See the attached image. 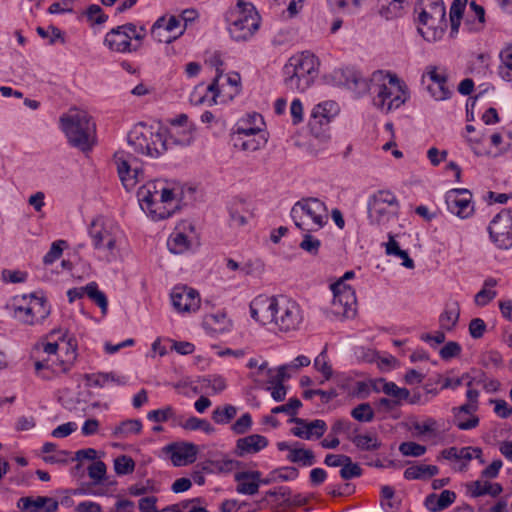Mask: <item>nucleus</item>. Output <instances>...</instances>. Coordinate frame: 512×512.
I'll list each match as a JSON object with an SVG mask.
<instances>
[{
    "label": "nucleus",
    "instance_id": "obj_1",
    "mask_svg": "<svg viewBox=\"0 0 512 512\" xmlns=\"http://www.w3.org/2000/svg\"><path fill=\"white\" fill-rule=\"evenodd\" d=\"M341 75L344 77L343 84L357 94L361 95L368 91L376 93L373 103L378 109L386 113L398 109L408 98L396 76L390 77L388 84H375L374 81L376 77L381 76V72L374 74L371 83L353 69L342 70Z\"/></svg>",
    "mask_w": 512,
    "mask_h": 512
},
{
    "label": "nucleus",
    "instance_id": "obj_2",
    "mask_svg": "<svg viewBox=\"0 0 512 512\" xmlns=\"http://www.w3.org/2000/svg\"><path fill=\"white\" fill-rule=\"evenodd\" d=\"M128 143L136 153L158 158L163 155L170 146H188L192 143L190 133L178 138L175 134L166 132L161 128H154L144 123L136 124L128 134Z\"/></svg>",
    "mask_w": 512,
    "mask_h": 512
},
{
    "label": "nucleus",
    "instance_id": "obj_3",
    "mask_svg": "<svg viewBox=\"0 0 512 512\" xmlns=\"http://www.w3.org/2000/svg\"><path fill=\"white\" fill-rule=\"evenodd\" d=\"M318 58L308 52L293 55L283 67L284 84L291 91L304 92L318 74Z\"/></svg>",
    "mask_w": 512,
    "mask_h": 512
},
{
    "label": "nucleus",
    "instance_id": "obj_4",
    "mask_svg": "<svg viewBox=\"0 0 512 512\" xmlns=\"http://www.w3.org/2000/svg\"><path fill=\"white\" fill-rule=\"evenodd\" d=\"M61 128L65 133L68 143L82 152L92 149L94 143L95 123L91 116L80 110L60 118Z\"/></svg>",
    "mask_w": 512,
    "mask_h": 512
},
{
    "label": "nucleus",
    "instance_id": "obj_5",
    "mask_svg": "<svg viewBox=\"0 0 512 512\" xmlns=\"http://www.w3.org/2000/svg\"><path fill=\"white\" fill-rule=\"evenodd\" d=\"M290 215L300 230H320L328 223L327 206L314 197L297 201L291 208Z\"/></svg>",
    "mask_w": 512,
    "mask_h": 512
},
{
    "label": "nucleus",
    "instance_id": "obj_6",
    "mask_svg": "<svg viewBox=\"0 0 512 512\" xmlns=\"http://www.w3.org/2000/svg\"><path fill=\"white\" fill-rule=\"evenodd\" d=\"M400 203L390 190H378L367 200V219L372 226H383L398 219Z\"/></svg>",
    "mask_w": 512,
    "mask_h": 512
},
{
    "label": "nucleus",
    "instance_id": "obj_7",
    "mask_svg": "<svg viewBox=\"0 0 512 512\" xmlns=\"http://www.w3.org/2000/svg\"><path fill=\"white\" fill-rule=\"evenodd\" d=\"M418 13V23L427 26L428 30L424 31L418 26V32L427 41L435 40L437 28L440 33L443 32V26H446V10L442 0H419L414 8Z\"/></svg>",
    "mask_w": 512,
    "mask_h": 512
},
{
    "label": "nucleus",
    "instance_id": "obj_8",
    "mask_svg": "<svg viewBox=\"0 0 512 512\" xmlns=\"http://www.w3.org/2000/svg\"><path fill=\"white\" fill-rule=\"evenodd\" d=\"M228 31L235 41H246L258 29L257 12L251 3L238 0L237 8L226 14Z\"/></svg>",
    "mask_w": 512,
    "mask_h": 512
},
{
    "label": "nucleus",
    "instance_id": "obj_9",
    "mask_svg": "<svg viewBox=\"0 0 512 512\" xmlns=\"http://www.w3.org/2000/svg\"><path fill=\"white\" fill-rule=\"evenodd\" d=\"M146 36L144 26L139 28L133 23H126L112 28L104 38V44L112 51L118 53H131L137 51Z\"/></svg>",
    "mask_w": 512,
    "mask_h": 512
},
{
    "label": "nucleus",
    "instance_id": "obj_10",
    "mask_svg": "<svg viewBox=\"0 0 512 512\" xmlns=\"http://www.w3.org/2000/svg\"><path fill=\"white\" fill-rule=\"evenodd\" d=\"M339 111V106L335 101L329 100L315 105L308 122L311 134L321 141L329 139V124Z\"/></svg>",
    "mask_w": 512,
    "mask_h": 512
},
{
    "label": "nucleus",
    "instance_id": "obj_11",
    "mask_svg": "<svg viewBox=\"0 0 512 512\" xmlns=\"http://www.w3.org/2000/svg\"><path fill=\"white\" fill-rule=\"evenodd\" d=\"M159 186L161 181H154L141 186L137 191L138 201L142 210L153 220H163L172 216L174 210L158 203Z\"/></svg>",
    "mask_w": 512,
    "mask_h": 512
},
{
    "label": "nucleus",
    "instance_id": "obj_12",
    "mask_svg": "<svg viewBox=\"0 0 512 512\" xmlns=\"http://www.w3.org/2000/svg\"><path fill=\"white\" fill-rule=\"evenodd\" d=\"M276 306L275 326L283 332L297 330L303 321L299 304L286 296H279Z\"/></svg>",
    "mask_w": 512,
    "mask_h": 512
},
{
    "label": "nucleus",
    "instance_id": "obj_13",
    "mask_svg": "<svg viewBox=\"0 0 512 512\" xmlns=\"http://www.w3.org/2000/svg\"><path fill=\"white\" fill-rule=\"evenodd\" d=\"M488 231L492 241L501 249L512 247V209H504L490 222Z\"/></svg>",
    "mask_w": 512,
    "mask_h": 512
},
{
    "label": "nucleus",
    "instance_id": "obj_14",
    "mask_svg": "<svg viewBox=\"0 0 512 512\" xmlns=\"http://www.w3.org/2000/svg\"><path fill=\"white\" fill-rule=\"evenodd\" d=\"M117 231V227L108 226L102 218L94 219L88 228V234L92 239L94 248L97 250L106 248L110 253H113L116 248Z\"/></svg>",
    "mask_w": 512,
    "mask_h": 512
},
{
    "label": "nucleus",
    "instance_id": "obj_15",
    "mask_svg": "<svg viewBox=\"0 0 512 512\" xmlns=\"http://www.w3.org/2000/svg\"><path fill=\"white\" fill-rule=\"evenodd\" d=\"M471 199V192L465 188L451 189L445 196L448 210L461 219H466L473 214L474 206Z\"/></svg>",
    "mask_w": 512,
    "mask_h": 512
},
{
    "label": "nucleus",
    "instance_id": "obj_16",
    "mask_svg": "<svg viewBox=\"0 0 512 512\" xmlns=\"http://www.w3.org/2000/svg\"><path fill=\"white\" fill-rule=\"evenodd\" d=\"M131 160H135V158L124 151H117L114 154V163L119 178L127 191L134 188L139 181V175L142 174V171L137 166H132Z\"/></svg>",
    "mask_w": 512,
    "mask_h": 512
},
{
    "label": "nucleus",
    "instance_id": "obj_17",
    "mask_svg": "<svg viewBox=\"0 0 512 512\" xmlns=\"http://www.w3.org/2000/svg\"><path fill=\"white\" fill-rule=\"evenodd\" d=\"M173 308L179 312H194L200 307L199 293L186 285L175 286L170 294Z\"/></svg>",
    "mask_w": 512,
    "mask_h": 512
},
{
    "label": "nucleus",
    "instance_id": "obj_18",
    "mask_svg": "<svg viewBox=\"0 0 512 512\" xmlns=\"http://www.w3.org/2000/svg\"><path fill=\"white\" fill-rule=\"evenodd\" d=\"M279 297L258 296L250 303V315L257 322L262 325H267L275 322L276 317V304H278Z\"/></svg>",
    "mask_w": 512,
    "mask_h": 512
},
{
    "label": "nucleus",
    "instance_id": "obj_19",
    "mask_svg": "<svg viewBox=\"0 0 512 512\" xmlns=\"http://www.w3.org/2000/svg\"><path fill=\"white\" fill-rule=\"evenodd\" d=\"M288 422L296 424V427L291 429V433L305 440H310L313 437L319 439L327 430V424L322 419H315L308 422L303 418L293 417Z\"/></svg>",
    "mask_w": 512,
    "mask_h": 512
},
{
    "label": "nucleus",
    "instance_id": "obj_20",
    "mask_svg": "<svg viewBox=\"0 0 512 512\" xmlns=\"http://www.w3.org/2000/svg\"><path fill=\"white\" fill-rule=\"evenodd\" d=\"M87 295L96 305H98L103 313H106L108 308V300L106 295L98 289L96 282H90L84 287H75L67 291V297L70 303L81 299Z\"/></svg>",
    "mask_w": 512,
    "mask_h": 512
},
{
    "label": "nucleus",
    "instance_id": "obj_21",
    "mask_svg": "<svg viewBox=\"0 0 512 512\" xmlns=\"http://www.w3.org/2000/svg\"><path fill=\"white\" fill-rule=\"evenodd\" d=\"M17 507L26 512H56L59 503L55 498L48 496H26L17 501Z\"/></svg>",
    "mask_w": 512,
    "mask_h": 512
},
{
    "label": "nucleus",
    "instance_id": "obj_22",
    "mask_svg": "<svg viewBox=\"0 0 512 512\" xmlns=\"http://www.w3.org/2000/svg\"><path fill=\"white\" fill-rule=\"evenodd\" d=\"M174 466L193 463L196 460L197 446L193 443L170 444L166 448Z\"/></svg>",
    "mask_w": 512,
    "mask_h": 512
},
{
    "label": "nucleus",
    "instance_id": "obj_23",
    "mask_svg": "<svg viewBox=\"0 0 512 512\" xmlns=\"http://www.w3.org/2000/svg\"><path fill=\"white\" fill-rule=\"evenodd\" d=\"M268 439L259 434H252L239 438L236 441L235 454L243 457L247 454H255L268 446Z\"/></svg>",
    "mask_w": 512,
    "mask_h": 512
},
{
    "label": "nucleus",
    "instance_id": "obj_24",
    "mask_svg": "<svg viewBox=\"0 0 512 512\" xmlns=\"http://www.w3.org/2000/svg\"><path fill=\"white\" fill-rule=\"evenodd\" d=\"M179 30H185L181 27V20L176 16H170L168 19L162 16L156 20L151 28V36L159 43H170V38H161V31L169 32L170 35L175 34Z\"/></svg>",
    "mask_w": 512,
    "mask_h": 512
},
{
    "label": "nucleus",
    "instance_id": "obj_25",
    "mask_svg": "<svg viewBox=\"0 0 512 512\" xmlns=\"http://www.w3.org/2000/svg\"><path fill=\"white\" fill-rule=\"evenodd\" d=\"M260 476L261 472L257 470L235 473L234 480L238 482V485L236 486L237 493L243 495L256 494L260 487V482H257Z\"/></svg>",
    "mask_w": 512,
    "mask_h": 512
},
{
    "label": "nucleus",
    "instance_id": "obj_26",
    "mask_svg": "<svg viewBox=\"0 0 512 512\" xmlns=\"http://www.w3.org/2000/svg\"><path fill=\"white\" fill-rule=\"evenodd\" d=\"M479 408V405L467 402L459 407H454L452 409V413L454 415L455 425L460 430H471L478 426L479 417L476 415H472L471 418L467 420V422H463V414H473Z\"/></svg>",
    "mask_w": 512,
    "mask_h": 512
},
{
    "label": "nucleus",
    "instance_id": "obj_27",
    "mask_svg": "<svg viewBox=\"0 0 512 512\" xmlns=\"http://www.w3.org/2000/svg\"><path fill=\"white\" fill-rule=\"evenodd\" d=\"M233 145L243 151H256L263 148L268 139L267 133H260L252 137L232 136Z\"/></svg>",
    "mask_w": 512,
    "mask_h": 512
},
{
    "label": "nucleus",
    "instance_id": "obj_28",
    "mask_svg": "<svg viewBox=\"0 0 512 512\" xmlns=\"http://www.w3.org/2000/svg\"><path fill=\"white\" fill-rule=\"evenodd\" d=\"M460 317V307L458 302L447 303L445 309L439 316V327L442 330L450 332L456 327Z\"/></svg>",
    "mask_w": 512,
    "mask_h": 512
},
{
    "label": "nucleus",
    "instance_id": "obj_29",
    "mask_svg": "<svg viewBox=\"0 0 512 512\" xmlns=\"http://www.w3.org/2000/svg\"><path fill=\"white\" fill-rule=\"evenodd\" d=\"M471 487V496L476 498L484 495H490L492 497L499 496L503 487L500 483H490V482H482L480 480L474 481L470 485Z\"/></svg>",
    "mask_w": 512,
    "mask_h": 512
},
{
    "label": "nucleus",
    "instance_id": "obj_30",
    "mask_svg": "<svg viewBox=\"0 0 512 512\" xmlns=\"http://www.w3.org/2000/svg\"><path fill=\"white\" fill-rule=\"evenodd\" d=\"M439 469L435 465L419 464L408 467L404 471L406 480L425 479L437 475Z\"/></svg>",
    "mask_w": 512,
    "mask_h": 512
},
{
    "label": "nucleus",
    "instance_id": "obj_31",
    "mask_svg": "<svg viewBox=\"0 0 512 512\" xmlns=\"http://www.w3.org/2000/svg\"><path fill=\"white\" fill-rule=\"evenodd\" d=\"M388 242L385 244L386 254L398 257L402 260V265L405 268L413 269L415 267L414 261L410 258L406 250H402L392 234L388 235Z\"/></svg>",
    "mask_w": 512,
    "mask_h": 512
},
{
    "label": "nucleus",
    "instance_id": "obj_32",
    "mask_svg": "<svg viewBox=\"0 0 512 512\" xmlns=\"http://www.w3.org/2000/svg\"><path fill=\"white\" fill-rule=\"evenodd\" d=\"M345 299L344 294H333L332 312L336 315L350 317L355 312L353 306L356 304V295L353 294V300L347 301V303Z\"/></svg>",
    "mask_w": 512,
    "mask_h": 512
},
{
    "label": "nucleus",
    "instance_id": "obj_33",
    "mask_svg": "<svg viewBox=\"0 0 512 512\" xmlns=\"http://www.w3.org/2000/svg\"><path fill=\"white\" fill-rule=\"evenodd\" d=\"M388 3L383 4L379 9V14L385 20H393L403 16L404 6L409 0H387Z\"/></svg>",
    "mask_w": 512,
    "mask_h": 512
},
{
    "label": "nucleus",
    "instance_id": "obj_34",
    "mask_svg": "<svg viewBox=\"0 0 512 512\" xmlns=\"http://www.w3.org/2000/svg\"><path fill=\"white\" fill-rule=\"evenodd\" d=\"M348 439L361 451H374L381 447V442L375 435L354 434Z\"/></svg>",
    "mask_w": 512,
    "mask_h": 512
},
{
    "label": "nucleus",
    "instance_id": "obj_35",
    "mask_svg": "<svg viewBox=\"0 0 512 512\" xmlns=\"http://www.w3.org/2000/svg\"><path fill=\"white\" fill-rule=\"evenodd\" d=\"M35 324L42 323L50 314V306L43 297H37L35 294L29 296Z\"/></svg>",
    "mask_w": 512,
    "mask_h": 512
},
{
    "label": "nucleus",
    "instance_id": "obj_36",
    "mask_svg": "<svg viewBox=\"0 0 512 512\" xmlns=\"http://www.w3.org/2000/svg\"><path fill=\"white\" fill-rule=\"evenodd\" d=\"M142 429V423L138 419H128L122 421L113 430V436L116 438H126L131 434H139Z\"/></svg>",
    "mask_w": 512,
    "mask_h": 512
},
{
    "label": "nucleus",
    "instance_id": "obj_37",
    "mask_svg": "<svg viewBox=\"0 0 512 512\" xmlns=\"http://www.w3.org/2000/svg\"><path fill=\"white\" fill-rule=\"evenodd\" d=\"M190 246V240L181 232L173 233L167 240V247L173 254H182L189 250Z\"/></svg>",
    "mask_w": 512,
    "mask_h": 512
},
{
    "label": "nucleus",
    "instance_id": "obj_38",
    "mask_svg": "<svg viewBox=\"0 0 512 512\" xmlns=\"http://www.w3.org/2000/svg\"><path fill=\"white\" fill-rule=\"evenodd\" d=\"M303 232V239L299 243V247L312 256H316L319 253L321 247V241L312 235L315 229L301 230Z\"/></svg>",
    "mask_w": 512,
    "mask_h": 512
},
{
    "label": "nucleus",
    "instance_id": "obj_39",
    "mask_svg": "<svg viewBox=\"0 0 512 512\" xmlns=\"http://www.w3.org/2000/svg\"><path fill=\"white\" fill-rule=\"evenodd\" d=\"M381 382L383 383L381 390L386 395L392 397L398 406L402 401L408 400L410 391L407 388L398 387L394 382H386L384 380H381Z\"/></svg>",
    "mask_w": 512,
    "mask_h": 512
},
{
    "label": "nucleus",
    "instance_id": "obj_40",
    "mask_svg": "<svg viewBox=\"0 0 512 512\" xmlns=\"http://www.w3.org/2000/svg\"><path fill=\"white\" fill-rule=\"evenodd\" d=\"M237 414V408L231 404L216 407L212 412V419L217 424H228Z\"/></svg>",
    "mask_w": 512,
    "mask_h": 512
},
{
    "label": "nucleus",
    "instance_id": "obj_41",
    "mask_svg": "<svg viewBox=\"0 0 512 512\" xmlns=\"http://www.w3.org/2000/svg\"><path fill=\"white\" fill-rule=\"evenodd\" d=\"M499 75L505 81H512V46L500 52Z\"/></svg>",
    "mask_w": 512,
    "mask_h": 512
},
{
    "label": "nucleus",
    "instance_id": "obj_42",
    "mask_svg": "<svg viewBox=\"0 0 512 512\" xmlns=\"http://www.w3.org/2000/svg\"><path fill=\"white\" fill-rule=\"evenodd\" d=\"M87 473L93 480V484H101L106 479V464L101 460L94 461L87 467Z\"/></svg>",
    "mask_w": 512,
    "mask_h": 512
},
{
    "label": "nucleus",
    "instance_id": "obj_43",
    "mask_svg": "<svg viewBox=\"0 0 512 512\" xmlns=\"http://www.w3.org/2000/svg\"><path fill=\"white\" fill-rule=\"evenodd\" d=\"M135 469L134 460L127 455H120L114 459V470L119 476L133 473Z\"/></svg>",
    "mask_w": 512,
    "mask_h": 512
},
{
    "label": "nucleus",
    "instance_id": "obj_44",
    "mask_svg": "<svg viewBox=\"0 0 512 512\" xmlns=\"http://www.w3.org/2000/svg\"><path fill=\"white\" fill-rule=\"evenodd\" d=\"M186 430H202L207 434L214 432V427L205 419H200L195 416L188 418L185 423H179Z\"/></svg>",
    "mask_w": 512,
    "mask_h": 512
},
{
    "label": "nucleus",
    "instance_id": "obj_45",
    "mask_svg": "<svg viewBox=\"0 0 512 512\" xmlns=\"http://www.w3.org/2000/svg\"><path fill=\"white\" fill-rule=\"evenodd\" d=\"M200 383L204 388H211L215 394L221 393L227 387L226 380L220 375L203 376Z\"/></svg>",
    "mask_w": 512,
    "mask_h": 512
},
{
    "label": "nucleus",
    "instance_id": "obj_46",
    "mask_svg": "<svg viewBox=\"0 0 512 512\" xmlns=\"http://www.w3.org/2000/svg\"><path fill=\"white\" fill-rule=\"evenodd\" d=\"M13 317L20 322L27 325H34L35 318L33 315V309L31 302L29 301L27 306L18 305L14 307Z\"/></svg>",
    "mask_w": 512,
    "mask_h": 512
},
{
    "label": "nucleus",
    "instance_id": "obj_47",
    "mask_svg": "<svg viewBox=\"0 0 512 512\" xmlns=\"http://www.w3.org/2000/svg\"><path fill=\"white\" fill-rule=\"evenodd\" d=\"M351 416L359 422H371L374 411L369 403H361L352 409Z\"/></svg>",
    "mask_w": 512,
    "mask_h": 512
},
{
    "label": "nucleus",
    "instance_id": "obj_48",
    "mask_svg": "<svg viewBox=\"0 0 512 512\" xmlns=\"http://www.w3.org/2000/svg\"><path fill=\"white\" fill-rule=\"evenodd\" d=\"M314 367L316 370L322 373L324 381L329 380L332 377V367L328 362L327 352L324 349L314 360Z\"/></svg>",
    "mask_w": 512,
    "mask_h": 512
},
{
    "label": "nucleus",
    "instance_id": "obj_49",
    "mask_svg": "<svg viewBox=\"0 0 512 512\" xmlns=\"http://www.w3.org/2000/svg\"><path fill=\"white\" fill-rule=\"evenodd\" d=\"M363 470L358 463H354L349 457V461H345L340 469V476L344 480H350L362 476Z\"/></svg>",
    "mask_w": 512,
    "mask_h": 512
},
{
    "label": "nucleus",
    "instance_id": "obj_50",
    "mask_svg": "<svg viewBox=\"0 0 512 512\" xmlns=\"http://www.w3.org/2000/svg\"><path fill=\"white\" fill-rule=\"evenodd\" d=\"M426 450V446L412 441L402 442L399 446V451L404 456L420 457Z\"/></svg>",
    "mask_w": 512,
    "mask_h": 512
},
{
    "label": "nucleus",
    "instance_id": "obj_51",
    "mask_svg": "<svg viewBox=\"0 0 512 512\" xmlns=\"http://www.w3.org/2000/svg\"><path fill=\"white\" fill-rule=\"evenodd\" d=\"M269 475L275 476L273 480L292 481L298 477L299 471L294 466H285L274 469Z\"/></svg>",
    "mask_w": 512,
    "mask_h": 512
},
{
    "label": "nucleus",
    "instance_id": "obj_52",
    "mask_svg": "<svg viewBox=\"0 0 512 512\" xmlns=\"http://www.w3.org/2000/svg\"><path fill=\"white\" fill-rule=\"evenodd\" d=\"M67 245L65 240H57L52 243L49 251L45 254L43 262L46 265L53 264L62 255L63 248Z\"/></svg>",
    "mask_w": 512,
    "mask_h": 512
},
{
    "label": "nucleus",
    "instance_id": "obj_53",
    "mask_svg": "<svg viewBox=\"0 0 512 512\" xmlns=\"http://www.w3.org/2000/svg\"><path fill=\"white\" fill-rule=\"evenodd\" d=\"M253 421L250 413L242 414L231 426V430L236 435H243L252 427Z\"/></svg>",
    "mask_w": 512,
    "mask_h": 512
},
{
    "label": "nucleus",
    "instance_id": "obj_54",
    "mask_svg": "<svg viewBox=\"0 0 512 512\" xmlns=\"http://www.w3.org/2000/svg\"><path fill=\"white\" fill-rule=\"evenodd\" d=\"M412 429L418 435L435 434L437 430V421L434 418H427L423 422H413Z\"/></svg>",
    "mask_w": 512,
    "mask_h": 512
},
{
    "label": "nucleus",
    "instance_id": "obj_55",
    "mask_svg": "<svg viewBox=\"0 0 512 512\" xmlns=\"http://www.w3.org/2000/svg\"><path fill=\"white\" fill-rule=\"evenodd\" d=\"M175 415V411L171 406H166L161 409H156L149 411L147 414V418L150 421H154L157 423L166 422L169 419H172Z\"/></svg>",
    "mask_w": 512,
    "mask_h": 512
},
{
    "label": "nucleus",
    "instance_id": "obj_56",
    "mask_svg": "<svg viewBox=\"0 0 512 512\" xmlns=\"http://www.w3.org/2000/svg\"><path fill=\"white\" fill-rule=\"evenodd\" d=\"M301 406H302L301 401L298 398L293 397V398L289 399L288 403L272 408L271 412L273 414L286 413L293 418L296 416L297 410Z\"/></svg>",
    "mask_w": 512,
    "mask_h": 512
},
{
    "label": "nucleus",
    "instance_id": "obj_57",
    "mask_svg": "<svg viewBox=\"0 0 512 512\" xmlns=\"http://www.w3.org/2000/svg\"><path fill=\"white\" fill-rule=\"evenodd\" d=\"M462 352V347L458 342L449 341L439 351L442 360L448 361L454 357H458Z\"/></svg>",
    "mask_w": 512,
    "mask_h": 512
},
{
    "label": "nucleus",
    "instance_id": "obj_58",
    "mask_svg": "<svg viewBox=\"0 0 512 512\" xmlns=\"http://www.w3.org/2000/svg\"><path fill=\"white\" fill-rule=\"evenodd\" d=\"M66 356L67 358L65 360L58 362L63 373H67L71 370L76 359V344L72 343V339H69L67 343Z\"/></svg>",
    "mask_w": 512,
    "mask_h": 512
},
{
    "label": "nucleus",
    "instance_id": "obj_59",
    "mask_svg": "<svg viewBox=\"0 0 512 512\" xmlns=\"http://www.w3.org/2000/svg\"><path fill=\"white\" fill-rule=\"evenodd\" d=\"M87 18L95 24H103L107 21L108 16L103 12L102 8L97 4H91L86 10Z\"/></svg>",
    "mask_w": 512,
    "mask_h": 512
},
{
    "label": "nucleus",
    "instance_id": "obj_60",
    "mask_svg": "<svg viewBox=\"0 0 512 512\" xmlns=\"http://www.w3.org/2000/svg\"><path fill=\"white\" fill-rule=\"evenodd\" d=\"M260 133H266L259 126H249L246 122L240 121L237 124V128L233 133V136L252 137Z\"/></svg>",
    "mask_w": 512,
    "mask_h": 512
},
{
    "label": "nucleus",
    "instance_id": "obj_61",
    "mask_svg": "<svg viewBox=\"0 0 512 512\" xmlns=\"http://www.w3.org/2000/svg\"><path fill=\"white\" fill-rule=\"evenodd\" d=\"M331 290L333 294H344V298L347 301L353 300V294H355L354 289L346 284L341 279H338L335 283L331 284Z\"/></svg>",
    "mask_w": 512,
    "mask_h": 512
},
{
    "label": "nucleus",
    "instance_id": "obj_62",
    "mask_svg": "<svg viewBox=\"0 0 512 512\" xmlns=\"http://www.w3.org/2000/svg\"><path fill=\"white\" fill-rule=\"evenodd\" d=\"M351 427L352 423L349 420L338 419L331 426L330 436H338L342 433L347 434V437L352 436L350 434Z\"/></svg>",
    "mask_w": 512,
    "mask_h": 512
},
{
    "label": "nucleus",
    "instance_id": "obj_63",
    "mask_svg": "<svg viewBox=\"0 0 512 512\" xmlns=\"http://www.w3.org/2000/svg\"><path fill=\"white\" fill-rule=\"evenodd\" d=\"M85 379L89 386L103 388L108 385V376L106 372L86 374Z\"/></svg>",
    "mask_w": 512,
    "mask_h": 512
},
{
    "label": "nucleus",
    "instance_id": "obj_64",
    "mask_svg": "<svg viewBox=\"0 0 512 512\" xmlns=\"http://www.w3.org/2000/svg\"><path fill=\"white\" fill-rule=\"evenodd\" d=\"M486 323L481 318H474L469 323V333L474 339H479L484 335Z\"/></svg>",
    "mask_w": 512,
    "mask_h": 512
}]
</instances>
